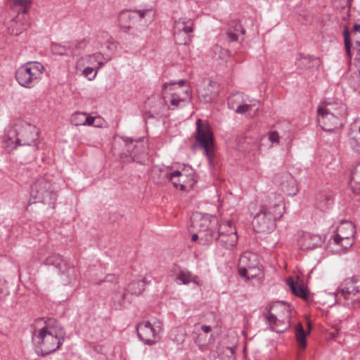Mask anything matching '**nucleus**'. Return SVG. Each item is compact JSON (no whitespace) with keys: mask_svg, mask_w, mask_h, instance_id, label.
<instances>
[{"mask_svg":"<svg viewBox=\"0 0 360 360\" xmlns=\"http://www.w3.org/2000/svg\"><path fill=\"white\" fill-rule=\"evenodd\" d=\"M105 63V62L103 61V60H99V61H98V67L97 68V69L98 70V69H100L101 68H102V67L104 65Z\"/></svg>","mask_w":360,"mask_h":360,"instance_id":"obj_54","label":"nucleus"},{"mask_svg":"<svg viewBox=\"0 0 360 360\" xmlns=\"http://www.w3.org/2000/svg\"><path fill=\"white\" fill-rule=\"evenodd\" d=\"M43 264L46 266H53L58 270V281L63 285L75 283L77 278L76 269L62 255L52 254L44 259Z\"/></svg>","mask_w":360,"mask_h":360,"instance_id":"obj_5","label":"nucleus"},{"mask_svg":"<svg viewBox=\"0 0 360 360\" xmlns=\"http://www.w3.org/2000/svg\"><path fill=\"white\" fill-rule=\"evenodd\" d=\"M195 141L193 147L202 149L210 164H212L214 151V136L209 124L200 119L196 121Z\"/></svg>","mask_w":360,"mask_h":360,"instance_id":"obj_6","label":"nucleus"},{"mask_svg":"<svg viewBox=\"0 0 360 360\" xmlns=\"http://www.w3.org/2000/svg\"><path fill=\"white\" fill-rule=\"evenodd\" d=\"M287 284L295 295L303 299L307 298V288L302 285L297 284L292 278L287 280Z\"/></svg>","mask_w":360,"mask_h":360,"instance_id":"obj_28","label":"nucleus"},{"mask_svg":"<svg viewBox=\"0 0 360 360\" xmlns=\"http://www.w3.org/2000/svg\"><path fill=\"white\" fill-rule=\"evenodd\" d=\"M3 292L2 288H0V294Z\"/></svg>","mask_w":360,"mask_h":360,"instance_id":"obj_58","label":"nucleus"},{"mask_svg":"<svg viewBox=\"0 0 360 360\" xmlns=\"http://www.w3.org/2000/svg\"><path fill=\"white\" fill-rule=\"evenodd\" d=\"M350 181L353 193L356 195H360V162L356 165L352 170Z\"/></svg>","mask_w":360,"mask_h":360,"instance_id":"obj_26","label":"nucleus"},{"mask_svg":"<svg viewBox=\"0 0 360 360\" xmlns=\"http://www.w3.org/2000/svg\"><path fill=\"white\" fill-rule=\"evenodd\" d=\"M146 10H124L119 15V23L124 28H129L135 22L144 18Z\"/></svg>","mask_w":360,"mask_h":360,"instance_id":"obj_15","label":"nucleus"},{"mask_svg":"<svg viewBox=\"0 0 360 360\" xmlns=\"http://www.w3.org/2000/svg\"><path fill=\"white\" fill-rule=\"evenodd\" d=\"M344 35V41H345V47L347 52V54L349 57L351 56V42L349 38V30L347 27H345L343 30Z\"/></svg>","mask_w":360,"mask_h":360,"instance_id":"obj_38","label":"nucleus"},{"mask_svg":"<svg viewBox=\"0 0 360 360\" xmlns=\"http://www.w3.org/2000/svg\"><path fill=\"white\" fill-rule=\"evenodd\" d=\"M330 335H332L333 338H335V333H330Z\"/></svg>","mask_w":360,"mask_h":360,"instance_id":"obj_57","label":"nucleus"},{"mask_svg":"<svg viewBox=\"0 0 360 360\" xmlns=\"http://www.w3.org/2000/svg\"><path fill=\"white\" fill-rule=\"evenodd\" d=\"M15 79L18 84L26 88H31L30 80H29L28 72L24 65H21L15 72Z\"/></svg>","mask_w":360,"mask_h":360,"instance_id":"obj_27","label":"nucleus"},{"mask_svg":"<svg viewBox=\"0 0 360 360\" xmlns=\"http://www.w3.org/2000/svg\"><path fill=\"white\" fill-rule=\"evenodd\" d=\"M322 244L323 240L321 236L311 233H304L298 240V245L303 250H313L320 247Z\"/></svg>","mask_w":360,"mask_h":360,"instance_id":"obj_16","label":"nucleus"},{"mask_svg":"<svg viewBox=\"0 0 360 360\" xmlns=\"http://www.w3.org/2000/svg\"><path fill=\"white\" fill-rule=\"evenodd\" d=\"M355 234V226L351 221H342L336 229V233L333 240L334 243H339L341 238L354 236Z\"/></svg>","mask_w":360,"mask_h":360,"instance_id":"obj_18","label":"nucleus"},{"mask_svg":"<svg viewBox=\"0 0 360 360\" xmlns=\"http://www.w3.org/2000/svg\"><path fill=\"white\" fill-rule=\"evenodd\" d=\"M261 269L259 268V265H257L255 267L250 268L247 269V272L244 274V275H240L241 277L245 278L247 279H251L257 276L260 274Z\"/></svg>","mask_w":360,"mask_h":360,"instance_id":"obj_35","label":"nucleus"},{"mask_svg":"<svg viewBox=\"0 0 360 360\" xmlns=\"http://www.w3.org/2000/svg\"><path fill=\"white\" fill-rule=\"evenodd\" d=\"M68 46H73V50L77 52V55H79L82 50H83L86 46L85 40H81L79 41H74L70 43Z\"/></svg>","mask_w":360,"mask_h":360,"instance_id":"obj_40","label":"nucleus"},{"mask_svg":"<svg viewBox=\"0 0 360 360\" xmlns=\"http://www.w3.org/2000/svg\"><path fill=\"white\" fill-rule=\"evenodd\" d=\"M283 198L280 194L271 193L263 202L260 210L252 220L254 229L259 233L271 231L276 226V221L279 219L284 212Z\"/></svg>","mask_w":360,"mask_h":360,"instance_id":"obj_2","label":"nucleus"},{"mask_svg":"<svg viewBox=\"0 0 360 360\" xmlns=\"http://www.w3.org/2000/svg\"><path fill=\"white\" fill-rule=\"evenodd\" d=\"M279 135H278V133L276 131H271L269 134V136H268V140L271 143H279Z\"/></svg>","mask_w":360,"mask_h":360,"instance_id":"obj_44","label":"nucleus"},{"mask_svg":"<svg viewBox=\"0 0 360 360\" xmlns=\"http://www.w3.org/2000/svg\"><path fill=\"white\" fill-rule=\"evenodd\" d=\"M306 333L301 323H299L296 327V339L299 345V347L304 349L307 346Z\"/></svg>","mask_w":360,"mask_h":360,"instance_id":"obj_32","label":"nucleus"},{"mask_svg":"<svg viewBox=\"0 0 360 360\" xmlns=\"http://www.w3.org/2000/svg\"><path fill=\"white\" fill-rule=\"evenodd\" d=\"M350 129L353 133H356L350 139V146L354 150L360 153V119L354 121L351 124Z\"/></svg>","mask_w":360,"mask_h":360,"instance_id":"obj_24","label":"nucleus"},{"mask_svg":"<svg viewBox=\"0 0 360 360\" xmlns=\"http://www.w3.org/2000/svg\"><path fill=\"white\" fill-rule=\"evenodd\" d=\"M24 66L28 72L29 80H30L31 86L32 87L41 78L44 71V67L41 63L37 61L28 62L24 64Z\"/></svg>","mask_w":360,"mask_h":360,"instance_id":"obj_19","label":"nucleus"},{"mask_svg":"<svg viewBox=\"0 0 360 360\" xmlns=\"http://www.w3.org/2000/svg\"><path fill=\"white\" fill-rule=\"evenodd\" d=\"M126 296L127 294L124 292H118L115 294L113 300L115 302L114 307L116 309H118L123 306Z\"/></svg>","mask_w":360,"mask_h":360,"instance_id":"obj_33","label":"nucleus"},{"mask_svg":"<svg viewBox=\"0 0 360 360\" xmlns=\"http://www.w3.org/2000/svg\"><path fill=\"white\" fill-rule=\"evenodd\" d=\"M357 44H358L359 46H360V41H357Z\"/></svg>","mask_w":360,"mask_h":360,"instance_id":"obj_59","label":"nucleus"},{"mask_svg":"<svg viewBox=\"0 0 360 360\" xmlns=\"http://www.w3.org/2000/svg\"><path fill=\"white\" fill-rule=\"evenodd\" d=\"M219 225L217 217L210 218L207 216L193 222V226L198 229L201 244L208 245L214 240V234Z\"/></svg>","mask_w":360,"mask_h":360,"instance_id":"obj_9","label":"nucleus"},{"mask_svg":"<svg viewBox=\"0 0 360 360\" xmlns=\"http://www.w3.org/2000/svg\"><path fill=\"white\" fill-rule=\"evenodd\" d=\"M198 239H200L199 232L198 233L193 234L192 238H191V240L193 242L196 241Z\"/></svg>","mask_w":360,"mask_h":360,"instance_id":"obj_52","label":"nucleus"},{"mask_svg":"<svg viewBox=\"0 0 360 360\" xmlns=\"http://www.w3.org/2000/svg\"><path fill=\"white\" fill-rule=\"evenodd\" d=\"M137 334L139 339L146 345H153L159 340L160 328L155 326L150 321L139 323L136 327Z\"/></svg>","mask_w":360,"mask_h":360,"instance_id":"obj_12","label":"nucleus"},{"mask_svg":"<svg viewBox=\"0 0 360 360\" xmlns=\"http://www.w3.org/2000/svg\"><path fill=\"white\" fill-rule=\"evenodd\" d=\"M335 105L327 103L318 109V122L325 131H333L342 125V118L345 108L343 105H340L338 108Z\"/></svg>","mask_w":360,"mask_h":360,"instance_id":"obj_4","label":"nucleus"},{"mask_svg":"<svg viewBox=\"0 0 360 360\" xmlns=\"http://www.w3.org/2000/svg\"><path fill=\"white\" fill-rule=\"evenodd\" d=\"M80 115H85V113L76 112L72 117V122L76 126L84 125V119L83 120Z\"/></svg>","mask_w":360,"mask_h":360,"instance_id":"obj_41","label":"nucleus"},{"mask_svg":"<svg viewBox=\"0 0 360 360\" xmlns=\"http://www.w3.org/2000/svg\"><path fill=\"white\" fill-rule=\"evenodd\" d=\"M353 32L354 33H356L357 32H360V25L359 24H355L353 27Z\"/></svg>","mask_w":360,"mask_h":360,"instance_id":"obj_53","label":"nucleus"},{"mask_svg":"<svg viewBox=\"0 0 360 360\" xmlns=\"http://www.w3.org/2000/svg\"><path fill=\"white\" fill-rule=\"evenodd\" d=\"M233 25H231L232 27H233V32H240L241 34H244L245 32V30H244V28L242 27L241 24L239 22H237V21H233Z\"/></svg>","mask_w":360,"mask_h":360,"instance_id":"obj_45","label":"nucleus"},{"mask_svg":"<svg viewBox=\"0 0 360 360\" xmlns=\"http://www.w3.org/2000/svg\"><path fill=\"white\" fill-rule=\"evenodd\" d=\"M186 80H185V79H180L178 82L171 81L170 82H165L162 85V89L165 90L168 85H174L176 84L180 86H183L186 84Z\"/></svg>","mask_w":360,"mask_h":360,"instance_id":"obj_46","label":"nucleus"},{"mask_svg":"<svg viewBox=\"0 0 360 360\" xmlns=\"http://www.w3.org/2000/svg\"><path fill=\"white\" fill-rule=\"evenodd\" d=\"M94 69L93 68L87 67L84 69L82 73L86 77L88 78L89 80H92L96 77L97 74V71H96L94 73Z\"/></svg>","mask_w":360,"mask_h":360,"instance_id":"obj_42","label":"nucleus"},{"mask_svg":"<svg viewBox=\"0 0 360 360\" xmlns=\"http://www.w3.org/2000/svg\"><path fill=\"white\" fill-rule=\"evenodd\" d=\"M143 138H139L136 139L135 145H134V151L140 152V155H141L145 151V148L143 144L142 143V140Z\"/></svg>","mask_w":360,"mask_h":360,"instance_id":"obj_43","label":"nucleus"},{"mask_svg":"<svg viewBox=\"0 0 360 360\" xmlns=\"http://www.w3.org/2000/svg\"><path fill=\"white\" fill-rule=\"evenodd\" d=\"M51 51L53 54L58 56H77V52L73 50V46L52 43Z\"/></svg>","mask_w":360,"mask_h":360,"instance_id":"obj_25","label":"nucleus"},{"mask_svg":"<svg viewBox=\"0 0 360 360\" xmlns=\"http://www.w3.org/2000/svg\"><path fill=\"white\" fill-rule=\"evenodd\" d=\"M172 336L174 341L178 343H181L184 341L185 333L182 329L175 328L172 332Z\"/></svg>","mask_w":360,"mask_h":360,"instance_id":"obj_36","label":"nucleus"},{"mask_svg":"<svg viewBox=\"0 0 360 360\" xmlns=\"http://www.w3.org/2000/svg\"><path fill=\"white\" fill-rule=\"evenodd\" d=\"M258 110H259V107L257 106L256 110H255V111L254 112V115H255L257 114V112L258 111Z\"/></svg>","mask_w":360,"mask_h":360,"instance_id":"obj_56","label":"nucleus"},{"mask_svg":"<svg viewBox=\"0 0 360 360\" xmlns=\"http://www.w3.org/2000/svg\"><path fill=\"white\" fill-rule=\"evenodd\" d=\"M338 296L345 300L357 301L359 305L360 277H352L345 279L338 290Z\"/></svg>","mask_w":360,"mask_h":360,"instance_id":"obj_11","label":"nucleus"},{"mask_svg":"<svg viewBox=\"0 0 360 360\" xmlns=\"http://www.w3.org/2000/svg\"><path fill=\"white\" fill-rule=\"evenodd\" d=\"M37 136L35 126L23 122L19 129L10 131L4 141L8 147L15 148L17 146H31L37 140Z\"/></svg>","mask_w":360,"mask_h":360,"instance_id":"obj_7","label":"nucleus"},{"mask_svg":"<svg viewBox=\"0 0 360 360\" xmlns=\"http://www.w3.org/2000/svg\"><path fill=\"white\" fill-rule=\"evenodd\" d=\"M176 182H178V178H175Z\"/></svg>","mask_w":360,"mask_h":360,"instance_id":"obj_61","label":"nucleus"},{"mask_svg":"<svg viewBox=\"0 0 360 360\" xmlns=\"http://www.w3.org/2000/svg\"><path fill=\"white\" fill-rule=\"evenodd\" d=\"M308 327H309V330H310L311 329V325L309 324Z\"/></svg>","mask_w":360,"mask_h":360,"instance_id":"obj_60","label":"nucleus"},{"mask_svg":"<svg viewBox=\"0 0 360 360\" xmlns=\"http://www.w3.org/2000/svg\"><path fill=\"white\" fill-rule=\"evenodd\" d=\"M219 96V85L216 82L210 81L209 84L199 91V96L206 103H212Z\"/></svg>","mask_w":360,"mask_h":360,"instance_id":"obj_22","label":"nucleus"},{"mask_svg":"<svg viewBox=\"0 0 360 360\" xmlns=\"http://www.w3.org/2000/svg\"><path fill=\"white\" fill-rule=\"evenodd\" d=\"M227 38L229 41L234 42L238 41V36L236 32H233L232 30L229 29L226 32Z\"/></svg>","mask_w":360,"mask_h":360,"instance_id":"obj_47","label":"nucleus"},{"mask_svg":"<svg viewBox=\"0 0 360 360\" xmlns=\"http://www.w3.org/2000/svg\"><path fill=\"white\" fill-rule=\"evenodd\" d=\"M103 58V56L101 53H96L93 54L92 56H89V59L91 60V62H92V60L98 62L99 60H102Z\"/></svg>","mask_w":360,"mask_h":360,"instance_id":"obj_50","label":"nucleus"},{"mask_svg":"<svg viewBox=\"0 0 360 360\" xmlns=\"http://www.w3.org/2000/svg\"><path fill=\"white\" fill-rule=\"evenodd\" d=\"M44 323L37 334L32 335V338L36 342V352L42 356L58 350L66 336L64 328L57 320L49 319Z\"/></svg>","mask_w":360,"mask_h":360,"instance_id":"obj_1","label":"nucleus"},{"mask_svg":"<svg viewBox=\"0 0 360 360\" xmlns=\"http://www.w3.org/2000/svg\"><path fill=\"white\" fill-rule=\"evenodd\" d=\"M193 22L192 20L181 18L176 20L174 25L175 41L180 45H186L191 41Z\"/></svg>","mask_w":360,"mask_h":360,"instance_id":"obj_10","label":"nucleus"},{"mask_svg":"<svg viewBox=\"0 0 360 360\" xmlns=\"http://www.w3.org/2000/svg\"><path fill=\"white\" fill-rule=\"evenodd\" d=\"M122 140L124 143V147L122 154L126 157H130L134 161L136 160L140 155V152L134 151V145L136 139H133L129 137H122Z\"/></svg>","mask_w":360,"mask_h":360,"instance_id":"obj_23","label":"nucleus"},{"mask_svg":"<svg viewBox=\"0 0 360 360\" xmlns=\"http://www.w3.org/2000/svg\"><path fill=\"white\" fill-rule=\"evenodd\" d=\"M49 174L39 176L34 181L30 191V202H41L54 209L57 200V191Z\"/></svg>","mask_w":360,"mask_h":360,"instance_id":"obj_3","label":"nucleus"},{"mask_svg":"<svg viewBox=\"0 0 360 360\" xmlns=\"http://www.w3.org/2000/svg\"><path fill=\"white\" fill-rule=\"evenodd\" d=\"M314 58L312 56H302V54H300V58L298 59L299 64L302 63L304 61H307L309 63L313 61Z\"/></svg>","mask_w":360,"mask_h":360,"instance_id":"obj_49","label":"nucleus"},{"mask_svg":"<svg viewBox=\"0 0 360 360\" xmlns=\"http://www.w3.org/2000/svg\"><path fill=\"white\" fill-rule=\"evenodd\" d=\"M259 265L257 256L250 252L243 253L238 261V272L240 275H244L247 269Z\"/></svg>","mask_w":360,"mask_h":360,"instance_id":"obj_17","label":"nucleus"},{"mask_svg":"<svg viewBox=\"0 0 360 360\" xmlns=\"http://www.w3.org/2000/svg\"><path fill=\"white\" fill-rule=\"evenodd\" d=\"M223 248L229 250L236 246L238 241L236 229L231 221L219 224L214 234V240Z\"/></svg>","mask_w":360,"mask_h":360,"instance_id":"obj_8","label":"nucleus"},{"mask_svg":"<svg viewBox=\"0 0 360 360\" xmlns=\"http://www.w3.org/2000/svg\"><path fill=\"white\" fill-rule=\"evenodd\" d=\"M197 276H193L189 271H181L176 277L177 282L179 281L183 284H188L190 283H198Z\"/></svg>","mask_w":360,"mask_h":360,"instance_id":"obj_30","label":"nucleus"},{"mask_svg":"<svg viewBox=\"0 0 360 360\" xmlns=\"http://www.w3.org/2000/svg\"><path fill=\"white\" fill-rule=\"evenodd\" d=\"M21 32H22V31H21V30H17L15 32H14V31H13V30L12 31V34H15V35H18V34H20V33H21Z\"/></svg>","mask_w":360,"mask_h":360,"instance_id":"obj_55","label":"nucleus"},{"mask_svg":"<svg viewBox=\"0 0 360 360\" xmlns=\"http://www.w3.org/2000/svg\"><path fill=\"white\" fill-rule=\"evenodd\" d=\"M184 94L186 95V98L180 97L176 94H172V98L169 101L171 105L175 107H179L181 103H184L186 98H188V89L185 90Z\"/></svg>","mask_w":360,"mask_h":360,"instance_id":"obj_34","label":"nucleus"},{"mask_svg":"<svg viewBox=\"0 0 360 360\" xmlns=\"http://www.w3.org/2000/svg\"><path fill=\"white\" fill-rule=\"evenodd\" d=\"M165 176L172 183L176 188H179L181 191L186 190L187 184H193L194 180L191 174H187L185 172V169L182 172L176 170L173 172H167Z\"/></svg>","mask_w":360,"mask_h":360,"instance_id":"obj_14","label":"nucleus"},{"mask_svg":"<svg viewBox=\"0 0 360 360\" xmlns=\"http://www.w3.org/2000/svg\"><path fill=\"white\" fill-rule=\"evenodd\" d=\"M286 183L281 184V188L283 191L289 195H295L298 192V188L295 180L290 175L287 176Z\"/></svg>","mask_w":360,"mask_h":360,"instance_id":"obj_29","label":"nucleus"},{"mask_svg":"<svg viewBox=\"0 0 360 360\" xmlns=\"http://www.w3.org/2000/svg\"><path fill=\"white\" fill-rule=\"evenodd\" d=\"M201 330L207 333H210L211 331V327L210 326H207V325H202L201 326Z\"/></svg>","mask_w":360,"mask_h":360,"instance_id":"obj_51","label":"nucleus"},{"mask_svg":"<svg viewBox=\"0 0 360 360\" xmlns=\"http://www.w3.org/2000/svg\"><path fill=\"white\" fill-rule=\"evenodd\" d=\"M146 283L143 281H134L128 286V291L131 294L139 295L145 290Z\"/></svg>","mask_w":360,"mask_h":360,"instance_id":"obj_31","label":"nucleus"},{"mask_svg":"<svg viewBox=\"0 0 360 360\" xmlns=\"http://www.w3.org/2000/svg\"><path fill=\"white\" fill-rule=\"evenodd\" d=\"M14 6H20L22 13L27 12V7L31 4V0H12Z\"/></svg>","mask_w":360,"mask_h":360,"instance_id":"obj_37","label":"nucleus"},{"mask_svg":"<svg viewBox=\"0 0 360 360\" xmlns=\"http://www.w3.org/2000/svg\"><path fill=\"white\" fill-rule=\"evenodd\" d=\"M258 102L255 101L252 104H248L245 95L240 92L232 93L228 98V106L236 113L243 114L252 107L257 106Z\"/></svg>","mask_w":360,"mask_h":360,"instance_id":"obj_13","label":"nucleus"},{"mask_svg":"<svg viewBox=\"0 0 360 360\" xmlns=\"http://www.w3.org/2000/svg\"><path fill=\"white\" fill-rule=\"evenodd\" d=\"M82 118L84 120V125H92L94 122L95 118L91 116H87L85 113V115H80Z\"/></svg>","mask_w":360,"mask_h":360,"instance_id":"obj_48","label":"nucleus"},{"mask_svg":"<svg viewBox=\"0 0 360 360\" xmlns=\"http://www.w3.org/2000/svg\"><path fill=\"white\" fill-rule=\"evenodd\" d=\"M283 305L285 307V309L287 311L288 313L290 312V306L288 305L285 302H278L275 304H274L272 306L269 307V313L268 315L266 316V320L267 323L270 325L271 328L272 330L278 333H283L286 330V327H284L283 329H278L277 326H279L278 323L280 321L278 320L277 317L272 313H271V311L277 307Z\"/></svg>","mask_w":360,"mask_h":360,"instance_id":"obj_20","label":"nucleus"},{"mask_svg":"<svg viewBox=\"0 0 360 360\" xmlns=\"http://www.w3.org/2000/svg\"><path fill=\"white\" fill-rule=\"evenodd\" d=\"M341 246L343 249H347L354 244V236H350L345 238H341L339 243H335Z\"/></svg>","mask_w":360,"mask_h":360,"instance_id":"obj_39","label":"nucleus"},{"mask_svg":"<svg viewBox=\"0 0 360 360\" xmlns=\"http://www.w3.org/2000/svg\"><path fill=\"white\" fill-rule=\"evenodd\" d=\"M164 103L165 101L160 98H149L145 104V108L149 109L148 112L149 117H154L163 113L165 109Z\"/></svg>","mask_w":360,"mask_h":360,"instance_id":"obj_21","label":"nucleus"}]
</instances>
